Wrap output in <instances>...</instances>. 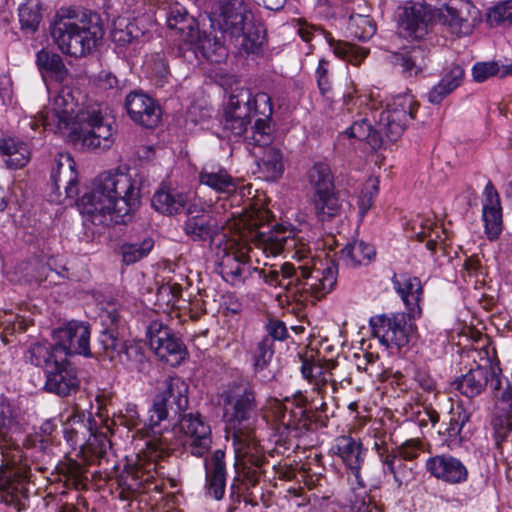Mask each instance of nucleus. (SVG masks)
<instances>
[{
	"mask_svg": "<svg viewBox=\"0 0 512 512\" xmlns=\"http://www.w3.org/2000/svg\"><path fill=\"white\" fill-rule=\"evenodd\" d=\"M51 33L61 52L73 57L88 54L104 35L99 22L84 13L60 16Z\"/></svg>",
	"mask_w": 512,
	"mask_h": 512,
	"instance_id": "obj_8",
	"label": "nucleus"
},
{
	"mask_svg": "<svg viewBox=\"0 0 512 512\" xmlns=\"http://www.w3.org/2000/svg\"><path fill=\"white\" fill-rule=\"evenodd\" d=\"M259 171L266 180L274 181L279 179L284 172L283 155L280 149L268 147L258 161Z\"/></svg>",
	"mask_w": 512,
	"mask_h": 512,
	"instance_id": "obj_40",
	"label": "nucleus"
},
{
	"mask_svg": "<svg viewBox=\"0 0 512 512\" xmlns=\"http://www.w3.org/2000/svg\"><path fill=\"white\" fill-rule=\"evenodd\" d=\"M266 218V211L257 210L256 215L246 225L239 226L229 235L222 233L215 241V264L223 280L227 283L239 286L251 275L254 268L249 264L252 252L249 242H252L255 248L263 253V249L259 245L261 235L272 230H263Z\"/></svg>",
	"mask_w": 512,
	"mask_h": 512,
	"instance_id": "obj_4",
	"label": "nucleus"
},
{
	"mask_svg": "<svg viewBox=\"0 0 512 512\" xmlns=\"http://www.w3.org/2000/svg\"><path fill=\"white\" fill-rule=\"evenodd\" d=\"M235 457L244 467L260 466L263 462V451L254 435V431L233 432Z\"/></svg>",
	"mask_w": 512,
	"mask_h": 512,
	"instance_id": "obj_26",
	"label": "nucleus"
},
{
	"mask_svg": "<svg viewBox=\"0 0 512 512\" xmlns=\"http://www.w3.org/2000/svg\"><path fill=\"white\" fill-rule=\"evenodd\" d=\"M180 291L181 289L177 285H162L157 292L158 299L165 302L167 305H174Z\"/></svg>",
	"mask_w": 512,
	"mask_h": 512,
	"instance_id": "obj_64",
	"label": "nucleus"
},
{
	"mask_svg": "<svg viewBox=\"0 0 512 512\" xmlns=\"http://www.w3.org/2000/svg\"><path fill=\"white\" fill-rule=\"evenodd\" d=\"M45 389L59 396H68L77 391L79 379L76 370L66 359H58L45 372Z\"/></svg>",
	"mask_w": 512,
	"mask_h": 512,
	"instance_id": "obj_21",
	"label": "nucleus"
},
{
	"mask_svg": "<svg viewBox=\"0 0 512 512\" xmlns=\"http://www.w3.org/2000/svg\"><path fill=\"white\" fill-rule=\"evenodd\" d=\"M211 25L239 53H254L262 44L260 30L248 22V11L243 0H221L218 10L211 17Z\"/></svg>",
	"mask_w": 512,
	"mask_h": 512,
	"instance_id": "obj_7",
	"label": "nucleus"
},
{
	"mask_svg": "<svg viewBox=\"0 0 512 512\" xmlns=\"http://www.w3.org/2000/svg\"><path fill=\"white\" fill-rule=\"evenodd\" d=\"M188 201L186 194L162 185L153 195L152 207L166 215L180 213Z\"/></svg>",
	"mask_w": 512,
	"mask_h": 512,
	"instance_id": "obj_32",
	"label": "nucleus"
},
{
	"mask_svg": "<svg viewBox=\"0 0 512 512\" xmlns=\"http://www.w3.org/2000/svg\"><path fill=\"white\" fill-rule=\"evenodd\" d=\"M144 34V27L136 19L118 17L113 22L111 37L118 46L125 47L137 42Z\"/></svg>",
	"mask_w": 512,
	"mask_h": 512,
	"instance_id": "obj_35",
	"label": "nucleus"
},
{
	"mask_svg": "<svg viewBox=\"0 0 512 512\" xmlns=\"http://www.w3.org/2000/svg\"><path fill=\"white\" fill-rule=\"evenodd\" d=\"M188 406V384L178 376L165 379L158 389V393L153 399V404L149 410L147 427L138 430L133 436L145 439L144 446L153 451L157 449L165 450L172 448L169 438L164 436L156 428L162 421L168 417V409H174L175 412L184 411Z\"/></svg>",
	"mask_w": 512,
	"mask_h": 512,
	"instance_id": "obj_6",
	"label": "nucleus"
},
{
	"mask_svg": "<svg viewBox=\"0 0 512 512\" xmlns=\"http://www.w3.org/2000/svg\"><path fill=\"white\" fill-rule=\"evenodd\" d=\"M224 418L233 432L254 431L257 423L254 391L246 388L228 392L224 398Z\"/></svg>",
	"mask_w": 512,
	"mask_h": 512,
	"instance_id": "obj_12",
	"label": "nucleus"
},
{
	"mask_svg": "<svg viewBox=\"0 0 512 512\" xmlns=\"http://www.w3.org/2000/svg\"><path fill=\"white\" fill-rule=\"evenodd\" d=\"M199 181L217 193L232 194L238 188L236 180L221 166L205 165L200 171Z\"/></svg>",
	"mask_w": 512,
	"mask_h": 512,
	"instance_id": "obj_30",
	"label": "nucleus"
},
{
	"mask_svg": "<svg viewBox=\"0 0 512 512\" xmlns=\"http://www.w3.org/2000/svg\"><path fill=\"white\" fill-rule=\"evenodd\" d=\"M14 422V410L10 401L0 396V438H7Z\"/></svg>",
	"mask_w": 512,
	"mask_h": 512,
	"instance_id": "obj_53",
	"label": "nucleus"
},
{
	"mask_svg": "<svg viewBox=\"0 0 512 512\" xmlns=\"http://www.w3.org/2000/svg\"><path fill=\"white\" fill-rule=\"evenodd\" d=\"M469 420V415L464 410L451 411L449 425L446 432L449 437L460 435L465 423Z\"/></svg>",
	"mask_w": 512,
	"mask_h": 512,
	"instance_id": "obj_58",
	"label": "nucleus"
},
{
	"mask_svg": "<svg viewBox=\"0 0 512 512\" xmlns=\"http://www.w3.org/2000/svg\"><path fill=\"white\" fill-rule=\"evenodd\" d=\"M114 422L129 430L137 428L140 423V415L137 406L133 403L126 404L113 416Z\"/></svg>",
	"mask_w": 512,
	"mask_h": 512,
	"instance_id": "obj_52",
	"label": "nucleus"
},
{
	"mask_svg": "<svg viewBox=\"0 0 512 512\" xmlns=\"http://www.w3.org/2000/svg\"><path fill=\"white\" fill-rule=\"evenodd\" d=\"M262 116L256 119L251 127L248 143L270 147L274 140L271 125L273 104L271 97L265 92L252 93L250 89L240 88L233 91L226 104L223 116V127L235 137H241L251 123V114Z\"/></svg>",
	"mask_w": 512,
	"mask_h": 512,
	"instance_id": "obj_5",
	"label": "nucleus"
},
{
	"mask_svg": "<svg viewBox=\"0 0 512 512\" xmlns=\"http://www.w3.org/2000/svg\"><path fill=\"white\" fill-rule=\"evenodd\" d=\"M257 210H245L243 213L235 216L231 214V219L219 221L210 211H207L203 204L191 203L187 209V219L184 222V232L193 241L217 239L222 233L231 234L239 226L246 225L256 215Z\"/></svg>",
	"mask_w": 512,
	"mask_h": 512,
	"instance_id": "obj_10",
	"label": "nucleus"
},
{
	"mask_svg": "<svg viewBox=\"0 0 512 512\" xmlns=\"http://www.w3.org/2000/svg\"><path fill=\"white\" fill-rule=\"evenodd\" d=\"M125 108L131 120L145 128L156 127L161 120V109L148 95L134 91L125 99Z\"/></svg>",
	"mask_w": 512,
	"mask_h": 512,
	"instance_id": "obj_20",
	"label": "nucleus"
},
{
	"mask_svg": "<svg viewBox=\"0 0 512 512\" xmlns=\"http://www.w3.org/2000/svg\"><path fill=\"white\" fill-rule=\"evenodd\" d=\"M210 109L203 104L193 103L185 114V127L194 131L198 126L203 127L210 118Z\"/></svg>",
	"mask_w": 512,
	"mask_h": 512,
	"instance_id": "obj_50",
	"label": "nucleus"
},
{
	"mask_svg": "<svg viewBox=\"0 0 512 512\" xmlns=\"http://www.w3.org/2000/svg\"><path fill=\"white\" fill-rule=\"evenodd\" d=\"M488 376L489 369L486 366L478 365L456 379L454 385L461 394L473 398L479 395L487 386Z\"/></svg>",
	"mask_w": 512,
	"mask_h": 512,
	"instance_id": "obj_34",
	"label": "nucleus"
},
{
	"mask_svg": "<svg viewBox=\"0 0 512 512\" xmlns=\"http://www.w3.org/2000/svg\"><path fill=\"white\" fill-rule=\"evenodd\" d=\"M306 180L313 194L335 189L334 177L330 166L325 162L314 163L306 173Z\"/></svg>",
	"mask_w": 512,
	"mask_h": 512,
	"instance_id": "obj_37",
	"label": "nucleus"
},
{
	"mask_svg": "<svg viewBox=\"0 0 512 512\" xmlns=\"http://www.w3.org/2000/svg\"><path fill=\"white\" fill-rule=\"evenodd\" d=\"M58 349L48 343H35L29 347L25 359L37 367H43L45 372L50 364L56 362Z\"/></svg>",
	"mask_w": 512,
	"mask_h": 512,
	"instance_id": "obj_43",
	"label": "nucleus"
},
{
	"mask_svg": "<svg viewBox=\"0 0 512 512\" xmlns=\"http://www.w3.org/2000/svg\"><path fill=\"white\" fill-rule=\"evenodd\" d=\"M332 360H304L301 367L303 377L314 386V390L321 392L328 382H333L332 369L335 368Z\"/></svg>",
	"mask_w": 512,
	"mask_h": 512,
	"instance_id": "obj_33",
	"label": "nucleus"
},
{
	"mask_svg": "<svg viewBox=\"0 0 512 512\" xmlns=\"http://www.w3.org/2000/svg\"><path fill=\"white\" fill-rule=\"evenodd\" d=\"M369 324L373 335L386 348L400 349L409 343L412 325L404 313L376 315Z\"/></svg>",
	"mask_w": 512,
	"mask_h": 512,
	"instance_id": "obj_13",
	"label": "nucleus"
},
{
	"mask_svg": "<svg viewBox=\"0 0 512 512\" xmlns=\"http://www.w3.org/2000/svg\"><path fill=\"white\" fill-rule=\"evenodd\" d=\"M154 241L146 238L140 243H128L121 247L123 262L126 265L134 264L146 257L152 250Z\"/></svg>",
	"mask_w": 512,
	"mask_h": 512,
	"instance_id": "obj_47",
	"label": "nucleus"
},
{
	"mask_svg": "<svg viewBox=\"0 0 512 512\" xmlns=\"http://www.w3.org/2000/svg\"><path fill=\"white\" fill-rule=\"evenodd\" d=\"M392 282L396 292L400 295L406 306L409 318H419L422 313L420 301L423 294L420 280L417 277L401 274L394 276Z\"/></svg>",
	"mask_w": 512,
	"mask_h": 512,
	"instance_id": "obj_25",
	"label": "nucleus"
},
{
	"mask_svg": "<svg viewBox=\"0 0 512 512\" xmlns=\"http://www.w3.org/2000/svg\"><path fill=\"white\" fill-rule=\"evenodd\" d=\"M272 351L265 343H259L254 353V367L256 370L264 369L271 360Z\"/></svg>",
	"mask_w": 512,
	"mask_h": 512,
	"instance_id": "obj_63",
	"label": "nucleus"
},
{
	"mask_svg": "<svg viewBox=\"0 0 512 512\" xmlns=\"http://www.w3.org/2000/svg\"><path fill=\"white\" fill-rule=\"evenodd\" d=\"M486 23L489 27L508 28L512 26V0L499 2L488 8Z\"/></svg>",
	"mask_w": 512,
	"mask_h": 512,
	"instance_id": "obj_45",
	"label": "nucleus"
},
{
	"mask_svg": "<svg viewBox=\"0 0 512 512\" xmlns=\"http://www.w3.org/2000/svg\"><path fill=\"white\" fill-rule=\"evenodd\" d=\"M143 68L147 76L159 86L165 82L169 73L167 62L159 53L146 56Z\"/></svg>",
	"mask_w": 512,
	"mask_h": 512,
	"instance_id": "obj_46",
	"label": "nucleus"
},
{
	"mask_svg": "<svg viewBox=\"0 0 512 512\" xmlns=\"http://www.w3.org/2000/svg\"><path fill=\"white\" fill-rule=\"evenodd\" d=\"M169 438L172 448L153 451L147 446L141 449L144 458L154 462L177 445H181L191 455L204 457L212 447L213 436L210 424L200 414L187 413L181 415L178 424L172 431L161 432Z\"/></svg>",
	"mask_w": 512,
	"mask_h": 512,
	"instance_id": "obj_9",
	"label": "nucleus"
},
{
	"mask_svg": "<svg viewBox=\"0 0 512 512\" xmlns=\"http://www.w3.org/2000/svg\"><path fill=\"white\" fill-rule=\"evenodd\" d=\"M427 471L437 479L450 484L465 482L468 470L457 458L450 455H436L426 461Z\"/></svg>",
	"mask_w": 512,
	"mask_h": 512,
	"instance_id": "obj_23",
	"label": "nucleus"
},
{
	"mask_svg": "<svg viewBox=\"0 0 512 512\" xmlns=\"http://www.w3.org/2000/svg\"><path fill=\"white\" fill-rule=\"evenodd\" d=\"M27 485L26 467H0V502L21 505V499L27 497Z\"/></svg>",
	"mask_w": 512,
	"mask_h": 512,
	"instance_id": "obj_19",
	"label": "nucleus"
},
{
	"mask_svg": "<svg viewBox=\"0 0 512 512\" xmlns=\"http://www.w3.org/2000/svg\"><path fill=\"white\" fill-rule=\"evenodd\" d=\"M374 256V247L362 240H356L348 243L340 253L341 259L350 267L366 265Z\"/></svg>",
	"mask_w": 512,
	"mask_h": 512,
	"instance_id": "obj_39",
	"label": "nucleus"
},
{
	"mask_svg": "<svg viewBox=\"0 0 512 512\" xmlns=\"http://www.w3.org/2000/svg\"><path fill=\"white\" fill-rule=\"evenodd\" d=\"M378 191L379 181L377 179L371 178L364 184L357 202L361 218H363L372 207Z\"/></svg>",
	"mask_w": 512,
	"mask_h": 512,
	"instance_id": "obj_51",
	"label": "nucleus"
},
{
	"mask_svg": "<svg viewBox=\"0 0 512 512\" xmlns=\"http://www.w3.org/2000/svg\"><path fill=\"white\" fill-rule=\"evenodd\" d=\"M99 341L106 357L112 359L118 350L119 340L111 332L105 331L100 335Z\"/></svg>",
	"mask_w": 512,
	"mask_h": 512,
	"instance_id": "obj_62",
	"label": "nucleus"
},
{
	"mask_svg": "<svg viewBox=\"0 0 512 512\" xmlns=\"http://www.w3.org/2000/svg\"><path fill=\"white\" fill-rule=\"evenodd\" d=\"M318 87L323 95L331 90V81L328 75V61L321 59L316 69Z\"/></svg>",
	"mask_w": 512,
	"mask_h": 512,
	"instance_id": "obj_61",
	"label": "nucleus"
},
{
	"mask_svg": "<svg viewBox=\"0 0 512 512\" xmlns=\"http://www.w3.org/2000/svg\"><path fill=\"white\" fill-rule=\"evenodd\" d=\"M254 272H257L261 278H263L264 282L272 287H283L288 291L287 283L289 282V278H284L282 275V266L280 270L271 269L269 271L258 270L256 268L253 269Z\"/></svg>",
	"mask_w": 512,
	"mask_h": 512,
	"instance_id": "obj_57",
	"label": "nucleus"
},
{
	"mask_svg": "<svg viewBox=\"0 0 512 512\" xmlns=\"http://www.w3.org/2000/svg\"><path fill=\"white\" fill-rule=\"evenodd\" d=\"M420 452L421 443L415 439L407 440L397 449V455L404 460H413L419 456Z\"/></svg>",
	"mask_w": 512,
	"mask_h": 512,
	"instance_id": "obj_60",
	"label": "nucleus"
},
{
	"mask_svg": "<svg viewBox=\"0 0 512 512\" xmlns=\"http://www.w3.org/2000/svg\"><path fill=\"white\" fill-rule=\"evenodd\" d=\"M464 75L465 72L462 66L453 65L448 71H446L439 83H441L449 93H452L462 84Z\"/></svg>",
	"mask_w": 512,
	"mask_h": 512,
	"instance_id": "obj_56",
	"label": "nucleus"
},
{
	"mask_svg": "<svg viewBox=\"0 0 512 512\" xmlns=\"http://www.w3.org/2000/svg\"><path fill=\"white\" fill-rule=\"evenodd\" d=\"M259 245L265 257L285 253L298 265L282 264V275L289 278L288 293L299 303H316L332 292L337 283L338 270L332 261L316 256L308 240L294 227L279 225L262 234Z\"/></svg>",
	"mask_w": 512,
	"mask_h": 512,
	"instance_id": "obj_2",
	"label": "nucleus"
},
{
	"mask_svg": "<svg viewBox=\"0 0 512 512\" xmlns=\"http://www.w3.org/2000/svg\"><path fill=\"white\" fill-rule=\"evenodd\" d=\"M36 65L45 83L48 81L63 83L68 78V69L56 53L45 49L40 50L36 54Z\"/></svg>",
	"mask_w": 512,
	"mask_h": 512,
	"instance_id": "obj_28",
	"label": "nucleus"
},
{
	"mask_svg": "<svg viewBox=\"0 0 512 512\" xmlns=\"http://www.w3.org/2000/svg\"><path fill=\"white\" fill-rule=\"evenodd\" d=\"M345 133L350 138L366 141L373 150L380 148L383 142V133L379 128L374 130L367 118L354 121Z\"/></svg>",
	"mask_w": 512,
	"mask_h": 512,
	"instance_id": "obj_41",
	"label": "nucleus"
},
{
	"mask_svg": "<svg viewBox=\"0 0 512 512\" xmlns=\"http://www.w3.org/2000/svg\"><path fill=\"white\" fill-rule=\"evenodd\" d=\"M141 185L129 172L120 169L98 175L77 201L85 221L97 226L125 223L138 208Z\"/></svg>",
	"mask_w": 512,
	"mask_h": 512,
	"instance_id": "obj_3",
	"label": "nucleus"
},
{
	"mask_svg": "<svg viewBox=\"0 0 512 512\" xmlns=\"http://www.w3.org/2000/svg\"><path fill=\"white\" fill-rule=\"evenodd\" d=\"M19 21L23 29L35 31L41 21L40 5L37 1H28L19 7Z\"/></svg>",
	"mask_w": 512,
	"mask_h": 512,
	"instance_id": "obj_49",
	"label": "nucleus"
},
{
	"mask_svg": "<svg viewBox=\"0 0 512 512\" xmlns=\"http://www.w3.org/2000/svg\"><path fill=\"white\" fill-rule=\"evenodd\" d=\"M86 445L89 452L97 457H102L110 447V441L103 433L92 434Z\"/></svg>",
	"mask_w": 512,
	"mask_h": 512,
	"instance_id": "obj_59",
	"label": "nucleus"
},
{
	"mask_svg": "<svg viewBox=\"0 0 512 512\" xmlns=\"http://www.w3.org/2000/svg\"><path fill=\"white\" fill-rule=\"evenodd\" d=\"M397 33L408 40L422 39L428 33V26L433 20L432 8L419 2H405L395 13Z\"/></svg>",
	"mask_w": 512,
	"mask_h": 512,
	"instance_id": "obj_14",
	"label": "nucleus"
},
{
	"mask_svg": "<svg viewBox=\"0 0 512 512\" xmlns=\"http://www.w3.org/2000/svg\"><path fill=\"white\" fill-rule=\"evenodd\" d=\"M147 337L151 349L162 361L178 366L185 360V345L162 322L152 321L147 328Z\"/></svg>",
	"mask_w": 512,
	"mask_h": 512,
	"instance_id": "obj_15",
	"label": "nucleus"
},
{
	"mask_svg": "<svg viewBox=\"0 0 512 512\" xmlns=\"http://www.w3.org/2000/svg\"><path fill=\"white\" fill-rule=\"evenodd\" d=\"M499 64L495 61L477 62L471 69L473 80L482 83L499 73Z\"/></svg>",
	"mask_w": 512,
	"mask_h": 512,
	"instance_id": "obj_54",
	"label": "nucleus"
},
{
	"mask_svg": "<svg viewBox=\"0 0 512 512\" xmlns=\"http://www.w3.org/2000/svg\"><path fill=\"white\" fill-rule=\"evenodd\" d=\"M0 155L8 168H22L30 160V144L15 138L2 139L0 140Z\"/></svg>",
	"mask_w": 512,
	"mask_h": 512,
	"instance_id": "obj_31",
	"label": "nucleus"
},
{
	"mask_svg": "<svg viewBox=\"0 0 512 512\" xmlns=\"http://www.w3.org/2000/svg\"><path fill=\"white\" fill-rule=\"evenodd\" d=\"M90 326L82 321L72 320L54 331L56 349L67 355L92 357L90 350Z\"/></svg>",
	"mask_w": 512,
	"mask_h": 512,
	"instance_id": "obj_17",
	"label": "nucleus"
},
{
	"mask_svg": "<svg viewBox=\"0 0 512 512\" xmlns=\"http://www.w3.org/2000/svg\"><path fill=\"white\" fill-rule=\"evenodd\" d=\"M395 64L402 68V73L406 77L416 76L426 66L424 51L414 47L410 51L397 54Z\"/></svg>",
	"mask_w": 512,
	"mask_h": 512,
	"instance_id": "obj_42",
	"label": "nucleus"
},
{
	"mask_svg": "<svg viewBox=\"0 0 512 512\" xmlns=\"http://www.w3.org/2000/svg\"><path fill=\"white\" fill-rule=\"evenodd\" d=\"M347 31L350 36L366 41L375 34L376 24L368 15L353 14L349 17Z\"/></svg>",
	"mask_w": 512,
	"mask_h": 512,
	"instance_id": "obj_44",
	"label": "nucleus"
},
{
	"mask_svg": "<svg viewBox=\"0 0 512 512\" xmlns=\"http://www.w3.org/2000/svg\"><path fill=\"white\" fill-rule=\"evenodd\" d=\"M56 167L52 170L51 178L56 187H64L67 197L78 195V173L76 163L69 154H59L56 158Z\"/></svg>",
	"mask_w": 512,
	"mask_h": 512,
	"instance_id": "obj_27",
	"label": "nucleus"
},
{
	"mask_svg": "<svg viewBox=\"0 0 512 512\" xmlns=\"http://www.w3.org/2000/svg\"><path fill=\"white\" fill-rule=\"evenodd\" d=\"M190 42L194 48L198 50L204 58L212 63H220L228 56V48L226 42L228 40L217 39L210 37L206 34H200L199 31H194L191 28Z\"/></svg>",
	"mask_w": 512,
	"mask_h": 512,
	"instance_id": "obj_29",
	"label": "nucleus"
},
{
	"mask_svg": "<svg viewBox=\"0 0 512 512\" xmlns=\"http://www.w3.org/2000/svg\"><path fill=\"white\" fill-rule=\"evenodd\" d=\"M81 92L68 86L36 116L25 121L34 134L25 132L27 139H35L46 130L79 141L87 149H107L114 142L115 121L107 109L98 103L84 105Z\"/></svg>",
	"mask_w": 512,
	"mask_h": 512,
	"instance_id": "obj_1",
	"label": "nucleus"
},
{
	"mask_svg": "<svg viewBox=\"0 0 512 512\" xmlns=\"http://www.w3.org/2000/svg\"><path fill=\"white\" fill-rule=\"evenodd\" d=\"M311 203L314 214L321 222L331 221L340 216L342 203L334 190L312 194Z\"/></svg>",
	"mask_w": 512,
	"mask_h": 512,
	"instance_id": "obj_36",
	"label": "nucleus"
},
{
	"mask_svg": "<svg viewBox=\"0 0 512 512\" xmlns=\"http://www.w3.org/2000/svg\"><path fill=\"white\" fill-rule=\"evenodd\" d=\"M269 416L285 428L296 427L293 412L288 411L287 407L278 399H270L268 401L267 411L264 412V417L267 418Z\"/></svg>",
	"mask_w": 512,
	"mask_h": 512,
	"instance_id": "obj_48",
	"label": "nucleus"
},
{
	"mask_svg": "<svg viewBox=\"0 0 512 512\" xmlns=\"http://www.w3.org/2000/svg\"><path fill=\"white\" fill-rule=\"evenodd\" d=\"M482 202V221L484 232L490 240H496L503 230L502 206L499 194L493 184L488 182L484 189Z\"/></svg>",
	"mask_w": 512,
	"mask_h": 512,
	"instance_id": "obj_22",
	"label": "nucleus"
},
{
	"mask_svg": "<svg viewBox=\"0 0 512 512\" xmlns=\"http://www.w3.org/2000/svg\"><path fill=\"white\" fill-rule=\"evenodd\" d=\"M326 41L336 57L354 66H359L369 54V49L349 42L335 40L330 34L326 35Z\"/></svg>",
	"mask_w": 512,
	"mask_h": 512,
	"instance_id": "obj_38",
	"label": "nucleus"
},
{
	"mask_svg": "<svg viewBox=\"0 0 512 512\" xmlns=\"http://www.w3.org/2000/svg\"><path fill=\"white\" fill-rule=\"evenodd\" d=\"M224 457V451L218 449L214 451L210 458H206L204 461L206 493L216 500H221L225 494L226 468Z\"/></svg>",
	"mask_w": 512,
	"mask_h": 512,
	"instance_id": "obj_24",
	"label": "nucleus"
},
{
	"mask_svg": "<svg viewBox=\"0 0 512 512\" xmlns=\"http://www.w3.org/2000/svg\"><path fill=\"white\" fill-rule=\"evenodd\" d=\"M492 427L494 430V439L498 448L510 436L512 437V422L505 417L495 415L492 419Z\"/></svg>",
	"mask_w": 512,
	"mask_h": 512,
	"instance_id": "obj_55",
	"label": "nucleus"
},
{
	"mask_svg": "<svg viewBox=\"0 0 512 512\" xmlns=\"http://www.w3.org/2000/svg\"><path fill=\"white\" fill-rule=\"evenodd\" d=\"M331 453L337 456L355 477L359 487H364L360 470L367 455V449L363 446L361 439L351 435H341L334 439L330 449Z\"/></svg>",
	"mask_w": 512,
	"mask_h": 512,
	"instance_id": "obj_18",
	"label": "nucleus"
},
{
	"mask_svg": "<svg viewBox=\"0 0 512 512\" xmlns=\"http://www.w3.org/2000/svg\"><path fill=\"white\" fill-rule=\"evenodd\" d=\"M433 19L446 26L451 33L465 36L471 34L481 22V12L470 1H462L458 7L443 5L433 13Z\"/></svg>",
	"mask_w": 512,
	"mask_h": 512,
	"instance_id": "obj_16",
	"label": "nucleus"
},
{
	"mask_svg": "<svg viewBox=\"0 0 512 512\" xmlns=\"http://www.w3.org/2000/svg\"><path fill=\"white\" fill-rule=\"evenodd\" d=\"M418 103L410 92L394 96L379 113L378 127L390 141H396L414 119Z\"/></svg>",
	"mask_w": 512,
	"mask_h": 512,
	"instance_id": "obj_11",
	"label": "nucleus"
}]
</instances>
